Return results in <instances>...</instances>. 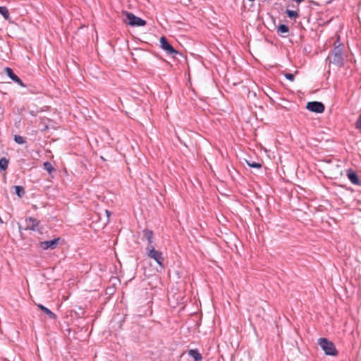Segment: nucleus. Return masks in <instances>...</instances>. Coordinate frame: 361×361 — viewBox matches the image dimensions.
Masks as SVG:
<instances>
[{
  "instance_id": "obj_7",
  "label": "nucleus",
  "mask_w": 361,
  "mask_h": 361,
  "mask_svg": "<svg viewBox=\"0 0 361 361\" xmlns=\"http://www.w3.org/2000/svg\"><path fill=\"white\" fill-rule=\"evenodd\" d=\"M306 109L310 111L317 114H321L324 111L325 106L324 104L321 102L313 101L307 103Z\"/></svg>"
},
{
  "instance_id": "obj_22",
  "label": "nucleus",
  "mask_w": 361,
  "mask_h": 361,
  "mask_svg": "<svg viewBox=\"0 0 361 361\" xmlns=\"http://www.w3.org/2000/svg\"><path fill=\"white\" fill-rule=\"evenodd\" d=\"M356 128L361 133V114L359 115L356 123H355Z\"/></svg>"
},
{
  "instance_id": "obj_20",
  "label": "nucleus",
  "mask_w": 361,
  "mask_h": 361,
  "mask_svg": "<svg viewBox=\"0 0 361 361\" xmlns=\"http://www.w3.org/2000/svg\"><path fill=\"white\" fill-rule=\"evenodd\" d=\"M247 164L251 167L255 169H261L262 164L260 163H257L253 161H246Z\"/></svg>"
},
{
  "instance_id": "obj_3",
  "label": "nucleus",
  "mask_w": 361,
  "mask_h": 361,
  "mask_svg": "<svg viewBox=\"0 0 361 361\" xmlns=\"http://www.w3.org/2000/svg\"><path fill=\"white\" fill-rule=\"evenodd\" d=\"M318 343L327 355L336 356L338 350L336 348L333 342L330 341L326 338H320L318 340Z\"/></svg>"
},
{
  "instance_id": "obj_13",
  "label": "nucleus",
  "mask_w": 361,
  "mask_h": 361,
  "mask_svg": "<svg viewBox=\"0 0 361 361\" xmlns=\"http://www.w3.org/2000/svg\"><path fill=\"white\" fill-rule=\"evenodd\" d=\"M37 307L43 312H44L46 314H47L50 319H56L57 317H56V314H54L53 312H51L49 309H48L47 307H46L43 305L39 304V305H37Z\"/></svg>"
},
{
  "instance_id": "obj_25",
  "label": "nucleus",
  "mask_w": 361,
  "mask_h": 361,
  "mask_svg": "<svg viewBox=\"0 0 361 361\" xmlns=\"http://www.w3.org/2000/svg\"><path fill=\"white\" fill-rule=\"evenodd\" d=\"M106 213L107 216H109V215L111 214V212L108 210H106Z\"/></svg>"
},
{
  "instance_id": "obj_4",
  "label": "nucleus",
  "mask_w": 361,
  "mask_h": 361,
  "mask_svg": "<svg viewBox=\"0 0 361 361\" xmlns=\"http://www.w3.org/2000/svg\"><path fill=\"white\" fill-rule=\"evenodd\" d=\"M123 14L126 16L123 22L132 27H142L146 25V21L129 11H123Z\"/></svg>"
},
{
  "instance_id": "obj_23",
  "label": "nucleus",
  "mask_w": 361,
  "mask_h": 361,
  "mask_svg": "<svg viewBox=\"0 0 361 361\" xmlns=\"http://www.w3.org/2000/svg\"><path fill=\"white\" fill-rule=\"evenodd\" d=\"M284 76L286 79H288V80L293 82L295 79V75L292 73H286L284 74Z\"/></svg>"
},
{
  "instance_id": "obj_9",
  "label": "nucleus",
  "mask_w": 361,
  "mask_h": 361,
  "mask_svg": "<svg viewBox=\"0 0 361 361\" xmlns=\"http://www.w3.org/2000/svg\"><path fill=\"white\" fill-rule=\"evenodd\" d=\"M4 71L6 73L7 76L9 78H11L13 82H15L16 83H18L21 87H25V85L23 83L22 80L13 73L12 68H11L9 67H6L4 68Z\"/></svg>"
},
{
  "instance_id": "obj_27",
  "label": "nucleus",
  "mask_w": 361,
  "mask_h": 361,
  "mask_svg": "<svg viewBox=\"0 0 361 361\" xmlns=\"http://www.w3.org/2000/svg\"><path fill=\"white\" fill-rule=\"evenodd\" d=\"M0 223H1V224L3 223V221L1 217H0Z\"/></svg>"
},
{
  "instance_id": "obj_18",
  "label": "nucleus",
  "mask_w": 361,
  "mask_h": 361,
  "mask_svg": "<svg viewBox=\"0 0 361 361\" xmlns=\"http://www.w3.org/2000/svg\"><path fill=\"white\" fill-rule=\"evenodd\" d=\"M44 169L46 170L49 174L55 171V169L49 161H45L43 164Z\"/></svg>"
},
{
  "instance_id": "obj_12",
  "label": "nucleus",
  "mask_w": 361,
  "mask_h": 361,
  "mask_svg": "<svg viewBox=\"0 0 361 361\" xmlns=\"http://www.w3.org/2000/svg\"><path fill=\"white\" fill-rule=\"evenodd\" d=\"M188 354L193 358L194 361H202V356L197 349H190L188 351Z\"/></svg>"
},
{
  "instance_id": "obj_6",
  "label": "nucleus",
  "mask_w": 361,
  "mask_h": 361,
  "mask_svg": "<svg viewBox=\"0 0 361 361\" xmlns=\"http://www.w3.org/2000/svg\"><path fill=\"white\" fill-rule=\"evenodd\" d=\"M25 221L27 223V226L25 228V230H31L32 231H36L39 233H42V227H40V221L32 216L26 218Z\"/></svg>"
},
{
  "instance_id": "obj_14",
  "label": "nucleus",
  "mask_w": 361,
  "mask_h": 361,
  "mask_svg": "<svg viewBox=\"0 0 361 361\" xmlns=\"http://www.w3.org/2000/svg\"><path fill=\"white\" fill-rule=\"evenodd\" d=\"M289 31L288 26L285 24H280L277 28L278 34H286Z\"/></svg>"
},
{
  "instance_id": "obj_24",
  "label": "nucleus",
  "mask_w": 361,
  "mask_h": 361,
  "mask_svg": "<svg viewBox=\"0 0 361 361\" xmlns=\"http://www.w3.org/2000/svg\"><path fill=\"white\" fill-rule=\"evenodd\" d=\"M37 111H34V110H30V114L32 116H36L37 114Z\"/></svg>"
},
{
  "instance_id": "obj_17",
  "label": "nucleus",
  "mask_w": 361,
  "mask_h": 361,
  "mask_svg": "<svg viewBox=\"0 0 361 361\" xmlns=\"http://www.w3.org/2000/svg\"><path fill=\"white\" fill-rule=\"evenodd\" d=\"M0 14L2 15L6 20H9L10 13L7 7L0 6Z\"/></svg>"
},
{
  "instance_id": "obj_5",
  "label": "nucleus",
  "mask_w": 361,
  "mask_h": 361,
  "mask_svg": "<svg viewBox=\"0 0 361 361\" xmlns=\"http://www.w3.org/2000/svg\"><path fill=\"white\" fill-rule=\"evenodd\" d=\"M161 48L164 50L168 55L175 57L176 55L179 54V52L176 50L173 46L169 43L166 37L163 36L160 38Z\"/></svg>"
},
{
  "instance_id": "obj_11",
  "label": "nucleus",
  "mask_w": 361,
  "mask_h": 361,
  "mask_svg": "<svg viewBox=\"0 0 361 361\" xmlns=\"http://www.w3.org/2000/svg\"><path fill=\"white\" fill-rule=\"evenodd\" d=\"M142 235L143 238L147 240V245H152V243H154L153 231L152 230L145 228L144 230H142Z\"/></svg>"
},
{
  "instance_id": "obj_15",
  "label": "nucleus",
  "mask_w": 361,
  "mask_h": 361,
  "mask_svg": "<svg viewBox=\"0 0 361 361\" xmlns=\"http://www.w3.org/2000/svg\"><path fill=\"white\" fill-rule=\"evenodd\" d=\"M15 192L19 197H22L25 194V188L21 185L15 186Z\"/></svg>"
},
{
  "instance_id": "obj_2",
  "label": "nucleus",
  "mask_w": 361,
  "mask_h": 361,
  "mask_svg": "<svg viewBox=\"0 0 361 361\" xmlns=\"http://www.w3.org/2000/svg\"><path fill=\"white\" fill-rule=\"evenodd\" d=\"M145 255L148 258L153 259L161 268H164V257L163 253L154 248L153 245H147Z\"/></svg>"
},
{
  "instance_id": "obj_16",
  "label": "nucleus",
  "mask_w": 361,
  "mask_h": 361,
  "mask_svg": "<svg viewBox=\"0 0 361 361\" xmlns=\"http://www.w3.org/2000/svg\"><path fill=\"white\" fill-rule=\"evenodd\" d=\"M8 159H7L6 157H2L0 159V171H6L8 168Z\"/></svg>"
},
{
  "instance_id": "obj_10",
  "label": "nucleus",
  "mask_w": 361,
  "mask_h": 361,
  "mask_svg": "<svg viewBox=\"0 0 361 361\" xmlns=\"http://www.w3.org/2000/svg\"><path fill=\"white\" fill-rule=\"evenodd\" d=\"M346 176L353 184L361 185V180H360L357 173L353 169H349L346 170Z\"/></svg>"
},
{
  "instance_id": "obj_26",
  "label": "nucleus",
  "mask_w": 361,
  "mask_h": 361,
  "mask_svg": "<svg viewBox=\"0 0 361 361\" xmlns=\"http://www.w3.org/2000/svg\"><path fill=\"white\" fill-rule=\"evenodd\" d=\"M18 228H19V231L21 232L22 226L20 224H18Z\"/></svg>"
},
{
  "instance_id": "obj_19",
  "label": "nucleus",
  "mask_w": 361,
  "mask_h": 361,
  "mask_svg": "<svg viewBox=\"0 0 361 361\" xmlns=\"http://www.w3.org/2000/svg\"><path fill=\"white\" fill-rule=\"evenodd\" d=\"M14 140L16 143H18L19 145H23L26 142L25 138L24 137H23L21 135H16L14 136Z\"/></svg>"
},
{
  "instance_id": "obj_21",
  "label": "nucleus",
  "mask_w": 361,
  "mask_h": 361,
  "mask_svg": "<svg viewBox=\"0 0 361 361\" xmlns=\"http://www.w3.org/2000/svg\"><path fill=\"white\" fill-rule=\"evenodd\" d=\"M286 13L290 18H295L298 16V13L293 10H288L287 9L286 11Z\"/></svg>"
},
{
  "instance_id": "obj_8",
  "label": "nucleus",
  "mask_w": 361,
  "mask_h": 361,
  "mask_svg": "<svg viewBox=\"0 0 361 361\" xmlns=\"http://www.w3.org/2000/svg\"><path fill=\"white\" fill-rule=\"evenodd\" d=\"M60 240V238H56L50 240L41 241L39 242V245L44 250L48 249L54 250L57 247Z\"/></svg>"
},
{
  "instance_id": "obj_1",
  "label": "nucleus",
  "mask_w": 361,
  "mask_h": 361,
  "mask_svg": "<svg viewBox=\"0 0 361 361\" xmlns=\"http://www.w3.org/2000/svg\"><path fill=\"white\" fill-rule=\"evenodd\" d=\"M343 48L344 45L342 43H339L337 46H335L330 56L327 58V59H329L330 63H332L338 67H343L344 66Z\"/></svg>"
}]
</instances>
